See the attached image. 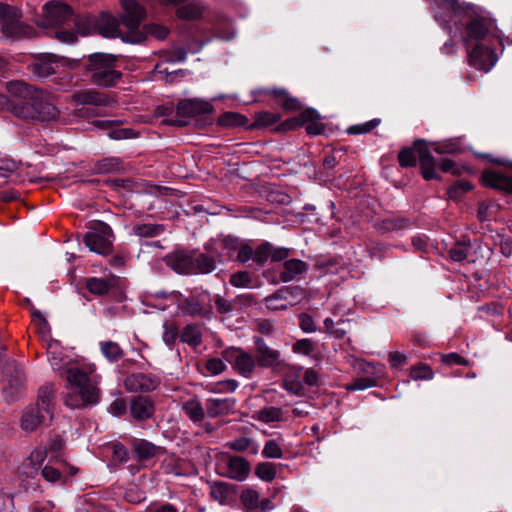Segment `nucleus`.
<instances>
[{"instance_id": "nucleus-2", "label": "nucleus", "mask_w": 512, "mask_h": 512, "mask_svg": "<svg viewBox=\"0 0 512 512\" xmlns=\"http://www.w3.org/2000/svg\"><path fill=\"white\" fill-rule=\"evenodd\" d=\"M94 366L70 365L66 369V394L64 404L71 409H80L96 404L99 400L98 381Z\"/></svg>"}, {"instance_id": "nucleus-3", "label": "nucleus", "mask_w": 512, "mask_h": 512, "mask_svg": "<svg viewBox=\"0 0 512 512\" xmlns=\"http://www.w3.org/2000/svg\"><path fill=\"white\" fill-rule=\"evenodd\" d=\"M118 57L112 54H91L85 63V70L90 73V80L100 87L115 86L122 77L117 70Z\"/></svg>"}, {"instance_id": "nucleus-38", "label": "nucleus", "mask_w": 512, "mask_h": 512, "mask_svg": "<svg viewBox=\"0 0 512 512\" xmlns=\"http://www.w3.org/2000/svg\"><path fill=\"white\" fill-rule=\"evenodd\" d=\"M64 446L63 440L60 437L51 439L48 447L42 451H34L31 453V459L36 461H43L48 453L52 454V457L58 458L59 453L62 451Z\"/></svg>"}, {"instance_id": "nucleus-47", "label": "nucleus", "mask_w": 512, "mask_h": 512, "mask_svg": "<svg viewBox=\"0 0 512 512\" xmlns=\"http://www.w3.org/2000/svg\"><path fill=\"white\" fill-rule=\"evenodd\" d=\"M276 467L271 462H262L256 465L255 474L263 481L271 482L276 477Z\"/></svg>"}, {"instance_id": "nucleus-51", "label": "nucleus", "mask_w": 512, "mask_h": 512, "mask_svg": "<svg viewBox=\"0 0 512 512\" xmlns=\"http://www.w3.org/2000/svg\"><path fill=\"white\" fill-rule=\"evenodd\" d=\"M470 250L469 243L458 242L449 250V256L453 261L460 262L468 257Z\"/></svg>"}, {"instance_id": "nucleus-11", "label": "nucleus", "mask_w": 512, "mask_h": 512, "mask_svg": "<svg viewBox=\"0 0 512 512\" xmlns=\"http://www.w3.org/2000/svg\"><path fill=\"white\" fill-rule=\"evenodd\" d=\"M161 383L160 377L151 373H133L124 380L125 388L130 392H151Z\"/></svg>"}, {"instance_id": "nucleus-46", "label": "nucleus", "mask_w": 512, "mask_h": 512, "mask_svg": "<svg viewBox=\"0 0 512 512\" xmlns=\"http://www.w3.org/2000/svg\"><path fill=\"white\" fill-rule=\"evenodd\" d=\"M229 282L237 288L253 287V277L248 271H238L230 276Z\"/></svg>"}, {"instance_id": "nucleus-13", "label": "nucleus", "mask_w": 512, "mask_h": 512, "mask_svg": "<svg viewBox=\"0 0 512 512\" xmlns=\"http://www.w3.org/2000/svg\"><path fill=\"white\" fill-rule=\"evenodd\" d=\"M62 61L54 54H40L33 59L28 68L37 77L46 78L57 72Z\"/></svg>"}, {"instance_id": "nucleus-6", "label": "nucleus", "mask_w": 512, "mask_h": 512, "mask_svg": "<svg viewBox=\"0 0 512 512\" xmlns=\"http://www.w3.org/2000/svg\"><path fill=\"white\" fill-rule=\"evenodd\" d=\"M419 158L422 176L425 180H440L441 177L436 172L437 163L427 147L416 141L414 147H404L398 154V162L401 167H414Z\"/></svg>"}, {"instance_id": "nucleus-19", "label": "nucleus", "mask_w": 512, "mask_h": 512, "mask_svg": "<svg viewBox=\"0 0 512 512\" xmlns=\"http://www.w3.org/2000/svg\"><path fill=\"white\" fill-rule=\"evenodd\" d=\"M57 463L60 467H54L52 465H45L42 469L43 478L51 483H65L67 478L70 476H74L78 469L65 463L63 460H57Z\"/></svg>"}, {"instance_id": "nucleus-7", "label": "nucleus", "mask_w": 512, "mask_h": 512, "mask_svg": "<svg viewBox=\"0 0 512 512\" xmlns=\"http://www.w3.org/2000/svg\"><path fill=\"white\" fill-rule=\"evenodd\" d=\"M20 16L15 7L0 3V27L5 37L17 40L32 35L33 28L25 25Z\"/></svg>"}, {"instance_id": "nucleus-52", "label": "nucleus", "mask_w": 512, "mask_h": 512, "mask_svg": "<svg viewBox=\"0 0 512 512\" xmlns=\"http://www.w3.org/2000/svg\"><path fill=\"white\" fill-rule=\"evenodd\" d=\"M262 456L264 458L280 459L283 456V450L277 440L271 439L265 442Z\"/></svg>"}, {"instance_id": "nucleus-23", "label": "nucleus", "mask_w": 512, "mask_h": 512, "mask_svg": "<svg viewBox=\"0 0 512 512\" xmlns=\"http://www.w3.org/2000/svg\"><path fill=\"white\" fill-rule=\"evenodd\" d=\"M485 186L512 194V177L496 170H485L481 176Z\"/></svg>"}, {"instance_id": "nucleus-44", "label": "nucleus", "mask_w": 512, "mask_h": 512, "mask_svg": "<svg viewBox=\"0 0 512 512\" xmlns=\"http://www.w3.org/2000/svg\"><path fill=\"white\" fill-rule=\"evenodd\" d=\"M231 494L228 484L224 482H215L210 487V496L220 504H225Z\"/></svg>"}, {"instance_id": "nucleus-20", "label": "nucleus", "mask_w": 512, "mask_h": 512, "mask_svg": "<svg viewBox=\"0 0 512 512\" xmlns=\"http://www.w3.org/2000/svg\"><path fill=\"white\" fill-rule=\"evenodd\" d=\"M72 100L77 105H94L102 107H109L114 102L107 94L98 92L94 89L77 91L73 93Z\"/></svg>"}, {"instance_id": "nucleus-42", "label": "nucleus", "mask_w": 512, "mask_h": 512, "mask_svg": "<svg viewBox=\"0 0 512 512\" xmlns=\"http://www.w3.org/2000/svg\"><path fill=\"white\" fill-rule=\"evenodd\" d=\"M347 324H349V321L346 320H340L337 323H335L331 318H326L324 320L326 332L337 339L345 337L347 329L344 326Z\"/></svg>"}, {"instance_id": "nucleus-49", "label": "nucleus", "mask_w": 512, "mask_h": 512, "mask_svg": "<svg viewBox=\"0 0 512 512\" xmlns=\"http://www.w3.org/2000/svg\"><path fill=\"white\" fill-rule=\"evenodd\" d=\"M240 500L246 509L254 510L259 507L260 495L256 490L246 489L242 491Z\"/></svg>"}, {"instance_id": "nucleus-15", "label": "nucleus", "mask_w": 512, "mask_h": 512, "mask_svg": "<svg viewBox=\"0 0 512 512\" xmlns=\"http://www.w3.org/2000/svg\"><path fill=\"white\" fill-rule=\"evenodd\" d=\"M163 261L178 274H193V251L177 250L167 254Z\"/></svg>"}, {"instance_id": "nucleus-16", "label": "nucleus", "mask_w": 512, "mask_h": 512, "mask_svg": "<svg viewBox=\"0 0 512 512\" xmlns=\"http://www.w3.org/2000/svg\"><path fill=\"white\" fill-rule=\"evenodd\" d=\"M208 252L215 255L219 263L230 260L238 249V240L233 237H224L218 240L211 241L205 246Z\"/></svg>"}, {"instance_id": "nucleus-53", "label": "nucleus", "mask_w": 512, "mask_h": 512, "mask_svg": "<svg viewBox=\"0 0 512 512\" xmlns=\"http://www.w3.org/2000/svg\"><path fill=\"white\" fill-rule=\"evenodd\" d=\"M380 123L381 119L374 118L370 121L350 126L347 129V133L351 135L366 134L372 131L374 128H376Z\"/></svg>"}, {"instance_id": "nucleus-57", "label": "nucleus", "mask_w": 512, "mask_h": 512, "mask_svg": "<svg viewBox=\"0 0 512 512\" xmlns=\"http://www.w3.org/2000/svg\"><path fill=\"white\" fill-rule=\"evenodd\" d=\"M315 348V342L307 338L296 341L292 347L295 353L303 355H310L315 350Z\"/></svg>"}, {"instance_id": "nucleus-58", "label": "nucleus", "mask_w": 512, "mask_h": 512, "mask_svg": "<svg viewBox=\"0 0 512 512\" xmlns=\"http://www.w3.org/2000/svg\"><path fill=\"white\" fill-rule=\"evenodd\" d=\"M410 376L414 380L430 379L433 376V372L428 365L420 364L411 368Z\"/></svg>"}, {"instance_id": "nucleus-29", "label": "nucleus", "mask_w": 512, "mask_h": 512, "mask_svg": "<svg viewBox=\"0 0 512 512\" xmlns=\"http://www.w3.org/2000/svg\"><path fill=\"white\" fill-rule=\"evenodd\" d=\"M226 475L234 480L243 481L247 478L250 465L246 459L240 456H231L228 458Z\"/></svg>"}, {"instance_id": "nucleus-50", "label": "nucleus", "mask_w": 512, "mask_h": 512, "mask_svg": "<svg viewBox=\"0 0 512 512\" xmlns=\"http://www.w3.org/2000/svg\"><path fill=\"white\" fill-rule=\"evenodd\" d=\"M473 186L469 181L459 180L451 187H449L447 193L448 197L453 200H458L462 197L463 194L472 190Z\"/></svg>"}, {"instance_id": "nucleus-34", "label": "nucleus", "mask_w": 512, "mask_h": 512, "mask_svg": "<svg viewBox=\"0 0 512 512\" xmlns=\"http://www.w3.org/2000/svg\"><path fill=\"white\" fill-rule=\"evenodd\" d=\"M225 447H227L233 451H236V452L248 451L252 455L258 454V451H259V447L254 442V440L251 438L245 437V436L228 441L225 444Z\"/></svg>"}, {"instance_id": "nucleus-60", "label": "nucleus", "mask_w": 512, "mask_h": 512, "mask_svg": "<svg viewBox=\"0 0 512 512\" xmlns=\"http://www.w3.org/2000/svg\"><path fill=\"white\" fill-rule=\"evenodd\" d=\"M376 385V380L371 377H361L355 379L351 384L347 386V390L356 391L364 390Z\"/></svg>"}, {"instance_id": "nucleus-12", "label": "nucleus", "mask_w": 512, "mask_h": 512, "mask_svg": "<svg viewBox=\"0 0 512 512\" xmlns=\"http://www.w3.org/2000/svg\"><path fill=\"white\" fill-rule=\"evenodd\" d=\"M46 10L45 23L49 26H58L75 22L71 7L64 3L51 2L44 6Z\"/></svg>"}, {"instance_id": "nucleus-45", "label": "nucleus", "mask_w": 512, "mask_h": 512, "mask_svg": "<svg viewBox=\"0 0 512 512\" xmlns=\"http://www.w3.org/2000/svg\"><path fill=\"white\" fill-rule=\"evenodd\" d=\"M281 119L280 114L269 111L257 112L254 115V126L257 128L271 126Z\"/></svg>"}, {"instance_id": "nucleus-25", "label": "nucleus", "mask_w": 512, "mask_h": 512, "mask_svg": "<svg viewBox=\"0 0 512 512\" xmlns=\"http://www.w3.org/2000/svg\"><path fill=\"white\" fill-rule=\"evenodd\" d=\"M235 406L236 400L232 397L209 398L205 403L206 413L212 418L228 415L235 409Z\"/></svg>"}, {"instance_id": "nucleus-39", "label": "nucleus", "mask_w": 512, "mask_h": 512, "mask_svg": "<svg viewBox=\"0 0 512 512\" xmlns=\"http://www.w3.org/2000/svg\"><path fill=\"white\" fill-rule=\"evenodd\" d=\"M100 349L104 357L110 362H116L124 355V351L120 345L114 341L100 342Z\"/></svg>"}, {"instance_id": "nucleus-37", "label": "nucleus", "mask_w": 512, "mask_h": 512, "mask_svg": "<svg viewBox=\"0 0 512 512\" xmlns=\"http://www.w3.org/2000/svg\"><path fill=\"white\" fill-rule=\"evenodd\" d=\"M182 342L187 343L192 347H197L202 342V333L200 326L197 324H188L185 326L180 334Z\"/></svg>"}, {"instance_id": "nucleus-22", "label": "nucleus", "mask_w": 512, "mask_h": 512, "mask_svg": "<svg viewBox=\"0 0 512 512\" xmlns=\"http://www.w3.org/2000/svg\"><path fill=\"white\" fill-rule=\"evenodd\" d=\"M123 24L131 30L137 29L144 18L143 8L135 0H122Z\"/></svg>"}, {"instance_id": "nucleus-56", "label": "nucleus", "mask_w": 512, "mask_h": 512, "mask_svg": "<svg viewBox=\"0 0 512 512\" xmlns=\"http://www.w3.org/2000/svg\"><path fill=\"white\" fill-rule=\"evenodd\" d=\"M176 14L181 19L193 20L200 16V10L196 5L186 4L180 6L177 9Z\"/></svg>"}, {"instance_id": "nucleus-31", "label": "nucleus", "mask_w": 512, "mask_h": 512, "mask_svg": "<svg viewBox=\"0 0 512 512\" xmlns=\"http://www.w3.org/2000/svg\"><path fill=\"white\" fill-rule=\"evenodd\" d=\"M116 283L117 280L114 276L109 278L90 277L86 279L85 287L91 294L104 296L109 293Z\"/></svg>"}, {"instance_id": "nucleus-18", "label": "nucleus", "mask_w": 512, "mask_h": 512, "mask_svg": "<svg viewBox=\"0 0 512 512\" xmlns=\"http://www.w3.org/2000/svg\"><path fill=\"white\" fill-rule=\"evenodd\" d=\"M257 366L262 368H274L280 364V352L269 347L262 338L255 339Z\"/></svg>"}, {"instance_id": "nucleus-40", "label": "nucleus", "mask_w": 512, "mask_h": 512, "mask_svg": "<svg viewBox=\"0 0 512 512\" xmlns=\"http://www.w3.org/2000/svg\"><path fill=\"white\" fill-rule=\"evenodd\" d=\"M164 225L154 223L136 224L133 226V233L139 237H155L163 233Z\"/></svg>"}, {"instance_id": "nucleus-17", "label": "nucleus", "mask_w": 512, "mask_h": 512, "mask_svg": "<svg viewBox=\"0 0 512 512\" xmlns=\"http://www.w3.org/2000/svg\"><path fill=\"white\" fill-rule=\"evenodd\" d=\"M176 110L177 116L190 118L210 114L213 106L200 99H185L178 103Z\"/></svg>"}, {"instance_id": "nucleus-14", "label": "nucleus", "mask_w": 512, "mask_h": 512, "mask_svg": "<svg viewBox=\"0 0 512 512\" xmlns=\"http://www.w3.org/2000/svg\"><path fill=\"white\" fill-rule=\"evenodd\" d=\"M179 308L190 316L203 318H209L212 311L211 306L208 304V295L206 294L192 295L185 298L179 304Z\"/></svg>"}, {"instance_id": "nucleus-27", "label": "nucleus", "mask_w": 512, "mask_h": 512, "mask_svg": "<svg viewBox=\"0 0 512 512\" xmlns=\"http://www.w3.org/2000/svg\"><path fill=\"white\" fill-rule=\"evenodd\" d=\"M130 413L135 420H146L154 413V403L148 397L136 396L131 400Z\"/></svg>"}, {"instance_id": "nucleus-61", "label": "nucleus", "mask_w": 512, "mask_h": 512, "mask_svg": "<svg viewBox=\"0 0 512 512\" xmlns=\"http://www.w3.org/2000/svg\"><path fill=\"white\" fill-rule=\"evenodd\" d=\"M205 368L210 374L218 375L225 371L226 364L220 358H211L206 361Z\"/></svg>"}, {"instance_id": "nucleus-24", "label": "nucleus", "mask_w": 512, "mask_h": 512, "mask_svg": "<svg viewBox=\"0 0 512 512\" xmlns=\"http://www.w3.org/2000/svg\"><path fill=\"white\" fill-rule=\"evenodd\" d=\"M308 271V264L300 259L286 260L282 265L279 277L283 282L300 280Z\"/></svg>"}, {"instance_id": "nucleus-32", "label": "nucleus", "mask_w": 512, "mask_h": 512, "mask_svg": "<svg viewBox=\"0 0 512 512\" xmlns=\"http://www.w3.org/2000/svg\"><path fill=\"white\" fill-rule=\"evenodd\" d=\"M216 262L215 255L212 252L196 253L193 251V274H208L215 270Z\"/></svg>"}, {"instance_id": "nucleus-5", "label": "nucleus", "mask_w": 512, "mask_h": 512, "mask_svg": "<svg viewBox=\"0 0 512 512\" xmlns=\"http://www.w3.org/2000/svg\"><path fill=\"white\" fill-rule=\"evenodd\" d=\"M465 45L501 43L502 32L493 19L484 16L469 17L460 33Z\"/></svg>"}, {"instance_id": "nucleus-62", "label": "nucleus", "mask_w": 512, "mask_h": 512, "mask_svg": "<svg viewBox=\"0 0 512 512\" xmlns=\"http://www.w3.org/2000/svg\"><path fill=\"white\" fill-rule=\"evenodd\" d=\"M108 136L113 140H123L134 138L136 133L130 128H116L109 131Z\"/></svg>"}, {"instance_id": "nucleus-36", "label": "nucleus", "mask_w": 512, "mask_h": 512, "mask_svg": "<svg viewBox=\"0 0 512 512\" xmlns=\"http://www.w3.org/2000/svg\"><path fill=\"white\" fill-rule=\"evenodd\" d=\"M182 410L194 423L203 421L206 409L197 399H190L182 404Z\"/></svg>"}, {"instance_id": "nucleus-33", "label": "nucleus", "mask_w": 512, "mask_h": 512, "mask_svg": "<svg viewBox=\"0 0 512 512\" xmlns=\"http://www.w3.org/2000/svg\"><path fill=\"white\" fill-rule=\"evenodd\" d=\"M131 446L135 456L140 461L153 458L159 450V447L144 439L133 438L131 440Z\"/></svg>"}, {"instance_id": "nucleus-54", "label": "nucleus", "mask_w": 512, "mask_h": 512, "mask_svg": "<svg viewBox=\"0 0 512 512\" xmlns=\"http://www.w3.org/2000/svg\"><path fill=\"white\" fill-rule=\"evenodd\" d=\"M107 447L111 450L113 461L118 463H124L128 461L129 453L122 443L110 442Z\"/></svg>"}, {"instance_id": "nucleus-63", "label": "nucleus", "mask_w": 512, "mask_h": 512, "mask_svg": "<svg viewBox=\"0 0 512 512\" xmlns=\"http://www.w3.org/2000/svg\"><path fill=\"white\" fill-rule=\"evenodd\" d=\"M299 326L305 333H312L317 330V326L309 314L303 313L299 316Z\"/></svg>"}, {"instance_id": "nucleus-48", "label": "nucleus", "mask_w": 512, "mask_h": 512, "mask_svg": "<svg viewBox=\"0 0 512 512\" xmlns=\"http://www.w3.org/2000/svg\"><path fill=\"white\" fill-rule=\"evenodd\" d=\"M163 330V341L167 345L174 344L179 336V326L177 323L174 320H166L163 324Z\"/></svg>"}, {"instance_id": "nucleus-9", "label": "nucleus", "mask_w": 512, "mask_h": 512, "mask_svg": "<svg viewBox=\"0 0 512 512\" xmlns=\"http://www.w3.org/2000/svg\"><path fill=\"white\" fill-rule=\"evenodd\" d=\"M112 237L111 227L104 222L98 221L85 234L83 242L90 251L106 256L113 250Z\"/></svg>"}, {"instance_id": "nucleus-8", "label": "nucleus", "mask_w": 512, "mask_h": 512, "mask_svg": "<svg viewBox=\"0 0 512 512\" xmlns=\"http://www.w3.org/2000/svg\"><path fill=\"white\" fill-rule=\"evenodd\" d=\"M502 45V42L465 45L468 64L476 70L489 72L498 60L496 48Z\"/></svg>"}, {"instance_id": "nucleus-64", "label": "nucleus", "mask_w": 512, "mask_h": 512, "mask_svg": "<svg viewBox=\"0 0 512 512\" xmlns=\"http://www.w3.org/2000/svg\"><path fill=\"white\" fill-rule=\"evenodd\" d=\"M298 127H301L300 114L296 117L287 119L284 122L280 123L275 128V131L276 132H286V131L295 130Z\"/></svg>"}, {"instance_id": "nucleus-1", "label": "nucleus", "mask_w": 512, "mask_h": 512, "mask_svg": "<svg viewBox=\"0 0 512 512\" xmlns=\"http://www.w3.org/2000/svg\"><path fill=\"white\" fill-rule=\"evenodd\" d=\"M7 90L15 98L11 104L14 116L31 122H49L59 116L52 94L26 84L10 81Z\"/></svg>"}, {"instance_id": "nucleus-26", "label": "nucleus", "mask_w": 512, "mask_h": 512, "mask_svg": "<svg viewBox=\"0 0 512 512\" xmlns=\"http://www.w3.org/2000/svg\"><path fill=\"white\" fill-rule=\"evenodd\" d=\"M260 92L271 95L275 98L276 103L286 111H299L301 110V102L296 97H293L284 88L262 89Z\"/></svg>"}, {"instance_id": "nucleus-30", "label": "nucleus", "mask_w": 512, "mask_h": 512, "mask_svg": "<svg viewBox=\"0 0 512 512\" xmlns=\"http://www.w3.org/2000/svg\"><path fill=\"white\" fill-rule=\"evenodd\" d=\"M252 418L264 424L283 422L286 420V416L282 408L270 405H266L255 411Z\"/></svg>"}, {"instance_id": "nucleus-59", "label": "nucleus", "mask_w": 512, "mask_h": 512, "mask_svg": "<svg viewBox=\"0 0 512 512\" xmlns=\"http://www.w3.org/2000/svg\"><path fill=\"white\" fill-rule=\"evenodd\" d=\"M408 220L404 218H388L382 221L381 227L385 231H394L407 227Z\"/></svg>"}, {"instance_id": "nucleus-35", "label": "nucleus", "mask_w": 512, "mask_h": 512, "mask_svg": "<svg viewBox=\"0 0 512 512\" xmlns=\"http://www.w3.org/2000/svg\"><path fill=\"white\" fill-rule=\"evenodd\" d=\"M48 360L54 370L64 371L66 373L67 367L70 365H74L69 361H66V358L62 356L61 349L57 344H50L48 347Z\"/></svg>"}, {"instance_id": "nucleus-41", "label": "nucleus", "mask_w": 512, "mask_h": 512, "mask_svg": "<svg viewBox=\"0 0 512 512\" xmlns=\"http://www.w3.org/2000/svg\"><path fill=\"white\" fill-rule=\"evenodd\" d=\"M121 169L122 162L117 157L105 158L101 161H98L95 165V170L102 174L118 172Z\"/></svg>"}, {"instance_id": "nucleus-4", "label": "nucleus", "mask_w": 512, "mask_h": 512, "mask_svg": "<svg viewBox=\"0 0 512 512\" xmlns=\"http://www.w3.org/2000/svg\"><path fill=\"white\" fill-rule=\"evenodd\" d=\"M55 390L46 385L39 389L37 402L26 407L21 418V428L27 432L35 431L53 417V401Z\"/></svg>"}, {"instance_id": "nucleus-21", "label": "nucleus", "mask_w": 512, "mask_h": 512, "mask_svg": "<svg viewBox=\"0 0 512 512\" xmlns=\"http://www.w3.org/2000/svg\"><path fill=\"white\" fill-rule=\"evenodd\" d=\"M93 25L103 37L116 38L121 36L120 21L109 13H101L93 20Z\"/></svg>"}, {"instance_id": "nucleus-10", "label": "nucleus", "mask_w": 512, "mask_h": 512, "mask_svg": "<svg viewBox=\"0 0 512 512\" xmlns=\"http://www.w3.org/2000/svg\"><path fill=\"white\" fill-rule=\"evenodd\" d=\"M223 356L232 368L242 377L250 379L257 367L255 357L241 348H230Z\"/></svg>"}, {"instance_id": "nucleus-55", "label": "nucleus", "mask_w": 512, "mask_h": 512, "mask_svg": "<svg viewBox=\"0 0 512 512\" xmlns=\"http://www.w3.org/2000/svg\"><path fill=\"white\" fill-rule=\"evenodd\" d=\"M271 244L269 242H263L254 249V262L263 266L268 259H270Z\"/></svg>"}, {"instance_id": "nucleus-43", "label": "nucleus", "mask_w": 512, "mask_h": 512, "mask_svg": "<svg viewBox=\"0 0 512 512\" xmlns=\"http://www.w3.org/2000/svg\"><path fill=\"white\" fill-rule=\"evenodd\" d=\"M246 123V117L236 112H225L218 118V124L224 127L242 126Z\"/></svg>"}, {"instance_id": "nucleus-28", "label": "nucleus", "mask_w": 512, "mask_h": 512, "mask_svg": "<svg viewBox=\"0 0 512 512\" xmlns=\"http://www.w3.org/2000/svg\"><path fill=\"white\" fill-rule=\"evenodd\" d=\"M320 119L321 117L315 109L308 108L300 112L301 126H305L309 135L315 136L324 132L325 126Z\"/></svg>"}]
</instances>
